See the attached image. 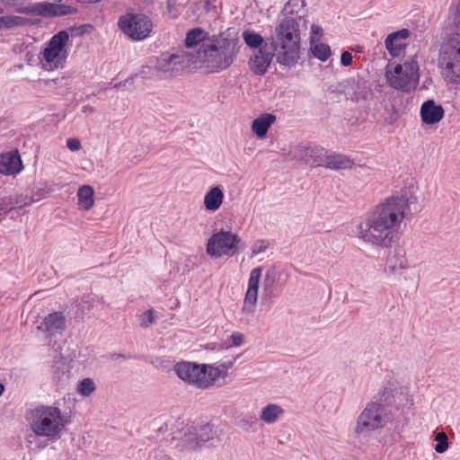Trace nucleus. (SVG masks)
<instances>
[{"label":"nucleus","instance_id":"f257e3e1","mask_svg":"<svg viewBox=\"0 0 460 460\" xmlns=\"http://www.w3.org/2000/svg\"><path fill=\"white\" fill-rule=\"evenodd\" d=\"M410 199L406 195L395 194L385 198L376 206V254L386 261V267L394 271L404 269L407 261L403 257L394 262L390 258L392 247L401 237L399 228L409 210Z\"/></svg>","mask_w":460,"mask_h":460},{"label":"nucleus","instance_id":"f03ea898","mask_svg":"<svg viewBox=\"0 0 460 460\" xmlns=\"http://www.w3.org/2000/svg\"><path fill=\"white\" fill-rule=\"evenodd\" d=\"M192 65L200 63L210 72L217 73L227 69L236 59L239 53V40L223 35H213L208 44L199 46L196 51H190Z\"/></svg>","mask_w":460,"mask_h":460},{"label":"nucleus","instance_id":"7ed1b4c3","mask_svg":"<svg viewBox=\"0 0 460 460\" xmlns=\"http://www.w3.org/2000/svg\"><path fill=\"white\" fill-rule=\"evenodd\" d=\"M28 420L33 434H30L26 439L31 445L35 443L37 448L47 446V443H38V437L47 438L48 440L57 439L62 429L70 422L69 416L62 414L59 408L44 405L32 410Z\"/></svg>","mask_w":460,"mask_h":460},{"label":"nucleus","instance_id":"20e7f679","mask_svg":"<svg viewBox=\"0 0 460 460\" xmlns=\"http://www.w3.org/2000/svg\"><path fill=\"white\" fill-rule=\"evenodd\" d=\"M276 39H267L271 50L278 51L277 60L280 65L293 66L300 56V33L294 18H285L275 29Z\"/></svg>","mask_w":460,"mask_h":460},{"label":"nucleus","instance_id":"39448f33","mask_svg":"<svg viewBox=\"0 0 460 460\" xmlns=\"http://www.w3.org/2000/svg\"><path fill=\"white\" fill-rule=\"evenodd\" d=\"M438 66L444 82L460 88V34H454L442 42L438 50Z\"/></svg>","mask_w":460,"mask_h":460},{"label":"nucleus","instance_id":"423d86ee","mask_svg":"<svg viewBox=\"0 0 460 460\" xmlns=\"http://www.w3.org/2000/svg\"><path fill=\"white\" fill-rule=\"evenodd\" d=\"M385 78L389 85L396 90L407 93L415 90L420 81L416 56L410 57L402 63L389 60L385 66Z\"/></svg>","mask_w":460,"mask_h":460},{"label":"nucleus","instance_id":"0eeeda50","mask_svg":"<svg viewBox=\"0 0 460 460\" xmlns=\"http://www.w3.org/2000/svg\"><path fill=\"white\" fill-rule=\"evenodd\" d=\"M174 372L182 381L203 389L211 386L222 374L219 367L190 361L177 363Z\"/></svg>","mask_w":460,"mask_h":460},{"label":"nucleus","instance_id":"6e6552de","mask_svg":"<svg viewBox=\"0 0 460 460\" xmlns=\"http://www.w3.org/2000/svg\"><path fill=\"white\" fill-rule=\"evenodd\" d=\"M69 35L66 31H60L54 34L45 49L40 53L39 58L45 69H58L64 66L68 56L66 45Z\"/></svg>","mask_w":460,"mask_h":460},{"label":"nucleus","instance_id":"1a4fd4ad","mask_svg":"<svg viewBox=\"0 0 460 460\" xmlns=\"http://www.w3.org/2000/svg\"><path fill=\"white\" fill-rule=\"evenodd\" d=\"M217 438V430L209 423L200 426H187L177 439L175 447L181 452H191Z\"/></svg>","mask_w":460,"mask_h":460},{"label":"nucleus","instance_id":"9d476101","mask_svg":"<svg viewBox=\"0 0 460 460\" xmlns=\"http://www.w3.org/2000/svg\"><path fill=\"white\" fill-rule=\"evenodd\" d=\"M118 26L129 39L139 41L149 36L153 29V22L144 13H128L119 17Z\"/></svg>","mask_w":460,"mask_h":460},{"label":"nucleus","instance_id":"9b49d317","mask_svg":"<svg viewBox=\"0 0 460 460\" xmlns=\"http://www.w3.org/2000/svg\"><path fill=\"white\" fill-rule=\"evenodd\" d=\"M240 242L241 239L236 234L221 230L214 233L208 239L207 252L213 258H220L223 255L233 256L236 253Z\"/></svg>","mask_w":460,"mask_h":460},{"label":"nucleus","instance_id":"f8f14e48","mask_svg":"<svg viewBox=\"0 0 460 460\" xmlns=\"http://www.w3.org/2000/svg\"><path fill=\"white\" fill-rule=\"evenodd\" d=\"M398 392V383L391 377L380 394L379 402L376 403V429L393 420L394 396Z\"/></svg>","mask_w":460,"mask_h":460},{"label":"nucleus","instance_id":"ddd939ff","mask_svg":"<svg viewBox=\"0 0 460 460\" xmlns=\"http://www.w3.org/2000/svg\"><path fill=\"white\" fill-rule=\"evenodd\" d=\"M16 13L41 16L44 18H56L78 12L76 7L60 3L39 2L31 5L21 6L15 9Z\"/></svg>","mask_w":460,"mask_h":460},{"label":"nucleus","instance_id":"4468645a","mask_svg":"<svg viewBox=\"0 0 460 460\" xmlns=\"http://www.w3.org/2000/svg\"><path fill=\"white\" fill-rule=\"evenodd\" d=\"M372 83L358 75L357 78H349L337 86V91L345 95L346 99L353 102L368 101L373 99L371 89Z\"/></svg>","mask_w":460,"mask_h":460},{"label":"nucleus","instance_id":"2eb2a0df","mask_svg":"<svg viewBox=\"0 0 460 460\" xmlns=\"http://www.w3.org/2000/svg\"><path fill=\"white\" fill-rule=\"evenodd\" d=\"M192 58L190 51L181 50L173 54L163 53L156 60L155 69L158 72L172 75L174 71L191 66Z\"/></svg>","mask_w":460,"mask_h":460},{"label":"nucleus","instance_id":"dca6fc26","mask_svg":"<svg viewBox=\"0 0 460 460\" xmlns=\"http://www.w3.org/2000/svg\"><path fill=\"white\" fill-rule=\"evenodd\" d=\"M327 152L328 150L316 145L301 144L295 148L294 157L311 166H323Z\"/></svg>","mask_w":460,"mask_h":460},{"label":"nucleus","instance_id":"f3484780","mask_svg":"<svg viewBox=\"0 0 460 460\" xmlns=\"http://www.w3.org/2000/svg\"><path fill=\"white\" fill-rule=\"evenodd\" d=\"M275 50L270 49L269 42L264 43L263 48L254 50L252 57L249 60L250 70L257 75H263L267 73L268 68L275 55Z\"/></svg>","mask_w":460,"mask_h":460},{"label":"nucleus","instance_id":"a211bd4d","mask_svg":"<svg viewBox=\"0 0 460 460\" xmlns=\"http://www.w3.org/2000/svg\"><path fill=\"white\" fill-rule=\"evenodd\" d=\"M262 270L257 267L252 270L248 280V288L243 300V313L252 314L258 298V290Z\"/></svg>","mask_w":460,"mask_h":460},{"label":"nucleus","instance_id":"6ab92c4d","mask_svg":"<svg viewBox=\"0 0 460 460\" xmlns=\"http://www.w3.org/2000/svg\"><path fill=\"white\" fill-rule=\"evenodd\" d=\"M411 31L409 29H401L387 35L385 40V47L393 58H397L402 55L408 44L406 40L410 38Z\"/></svg>","mask_w":460,"mask_h":460},{"label":"nucleus","instance_id":"aec40b11","mask_svg":"<svg viewBox=\"0 0 460 460\" xmlns=\"http://www.w3.org/2000/svg\"><path fill=\"white\" fill-rule=\"evenodd\" d=\"M37 329L48 337L62 334L66 329V317L62 312L49 314L39 323Z\"/></svg>","mask_w":460,"mask_h":460},{"label":"nucleus","instance_id":"412c9836","mask_svg":"<svg viewBox=\"0 0 460 460\" xmlns=\"http://www.w3.org/2000/svg\"><path fill=\"white\" fill-rule=\"evenodd\" d=\"M420 118L424 124L433 125L438 123L445 115V110L440 104H437L434 100H428L420 106Z\"/></svg>","mask_w":460,"mask_h":460},{"label":"nucleus","instance_id":"4be33fe9","mask_svg":"<svg viewBox=\"0 0 460 460\" xmlns=\"http://www.w3.org/2000/svg\"><path fill=\"white\" fill-rule=\"evenodd\" d=\"M22 169L21 155L17 150L0 155V173L13 175Z\"/></svg>","mask_w":460,"mask_h":460},{"label":"nucleus","instance_id":"5701e85b","mask_svg":"<svg viewBox=\"0 0 460 460\" xmlns=\"http://www.w3.org/2000/svg\"><path fill=\"white\" fill-rule=\"evenodd\" d=\"M374 429V402L367 404L365 410L358 418L355 432L358 436H366Z\"/></svg>","mask_w":460,"mask_h":460},{"label":"nucleus","instance_id":"b1692460","mask_svg":"<svg viewBox=\"0 0 460 460\" xmlns=\"http://www.w3.org/2000/svg\"><path fill=\"white\" fill-rule=\"evenodd\" d=\"M276 121V116L271 113H263L255 119L252 123V133L258 138L266 137L269 128Z\"/></svg>","mask_w":460,"mask_h":460},{"label":"nucleus","instance_id":"393cba45","mask_svg":"<svg viewBox=\"0 0 460 460\" xmlns=\"http://www.w3.org/2000/svg\"><path fill=\"white\" fill-rule=\"evenodd\" d=\"M353 165V161L349 159L348 156L327 152L326 160H324L323 167L331 170H344L351 168Z\"/></svg>","mask_w":460,"mask_h":460},{"label":"nucleus","instance_id":"a878e982","mask_svg":"<svg viewBox=\"0 0 460 460\" xmlns=\"http://www.w3.org/2000/svg\"><path fill=\"white\" fill-rule=\"evenodd\" d=\"M210 37L208 33L200 27L193 28L188 31L184 40V45L187 49H193L199 45L208 44L207 40L209 41Z\"/></svg>","mask_w":460,"mask_h":460},{"label":"nucleus","instance_id":"bb28decb","mask_svg":"<svg viewBox=\"0 0 460 460\" xmlns=\"http://www.w3.org/2000/svg\"><path fill=\"white\" fill-rule=\"evenodd\" d=\"M71 367L67 362L60 359L52 366V380L57 385H65L70 377Z\"/></svg>","mask_w":460,"mask_h":460},{"label":"nucleus","instance_id":"cd10ccee","mask_svg":"<svg viewBox=\"0 0 460 460\" xmlns=\"http://www.w3.org/2000/svg\"><path fill=\"white\" fill-rule=\"evenodd\" d=\"M223 199L224 193L218 186L211 188L204 198L206 209L209 211L217 210L223 202Z\"/></svg>","mask_w":460,"mask_h":460},{"label":"nucleus","instance_id":"c85d7f7f","mask_svg":"<svg viewBox=\"0 0 460 460\" xmlns=\"http://www.w3.org/2000/svg\"><path fill=\"white\" fill-rule=\"evenodd\" d=\"M310 50L314 58L322 62H325L331 56L332 51L329 45L319 42L315 36L310 38Z\"/></svg>","mask_w":460,"mask_h":460},{"label":"nucleus","instance_id":"c756f323","mask_svg":"<svg viewBox=\"0 0 460 460\" xmlns=\"http://www.w3.org/2000/svg\"><path fill=\"white\" fill-rule=\"evenodd\" d=\"M93 194V189L89 185H83L79 188L77 197L78 204L81 208L89 210L93 207L94 203Z\"/></svg>","mask_w":460,"mask_h":460},{"label":"nucleus","instance_id":"7c9ffc66","mask_svg":"<svg viewBox=\"0 0 460 460\" xmlns=\"http://www.w3.org/2000/svg\"><path fill=\"white\" fill-rule=\"evenodd\" d=\"M284 413V410L274 403H270L262 408L260 419L266 423L271 424L278 420L279 417Z\"/></svg>","mask_w":460,"mask_h":460},{"label":"nucleus","instance_id":"2f4dec72","mask_svg":"<svg viewBox=\"0 0 460 460\" xmlns=\"http://www.w3.org/2000/svg\"><path fill=\"white\" fill-rule=\"evenodd\" d=\"M450 26L455 32L449 34L444 41L454 34H460V0H453L449 7Z\"/></svg>","mask_w":460,"mask_h":460},{"label":"nucleus","instance_id":"473e14b6","mask_svg":"<svg viewBox=\"0 0 460 460\" xmlns=\"http://www.w3.org/2000/svg\"><path fill=\"white\" fill-rule=\"evenodd\" d=\"M242 36L244 43L254 50L263 48L266 42L261 34L252 30L243 31Z\"/></svg>","mask_w":460,"mask_h":460},{"label":"nucleus","instance_id":"72a5a7b5","mask_svg":"<svg viewBox=\"0 0 460 460\" xmlns=\"http://www.w3.org/2000/svg\"><path fill=\"white\" fill-rule=\"evenodd\" d=\"M277 282V273L274 269H270L266 271L263 281V296L272 297L275 296L274 285Z\"/></svg>","mask_w":460,"mask_h":460},{"label":"nucleus","instance_id":"f704fd0d","mask_svg":"<svg viewBox=\"0 0 460 460\" xmlns=\"http://www.w3.org/2000/svg\"><path fill=\"white\" fill-rule=\"evenodd\" d=\"M374 227V219L367 218L366 222L360 223L358 228V237L363 239L365 242L374 243V234L371 232V228Z\"/></svg>","mask_w":460,"mask_h":460},{"label":"nucleus","instance_id":"c9c22d12","mask_svg":"<svg viewBox=\"0 0 460 460\" xmlns=\"http://www.w3.org/2000/svg\"><path fill=\"white\" fill-rule=\"evenodd\" d=\"M26 20L22 19V16L16 15H5L1 16V30H12L16 27H23V23Z\"/></svg>","mask_w":460,"mask_h":460},{"label":"nucleus","instance_id":"e433bc0d","mask_svg":"<svg viewBox=\"0 0 460 460\" xmlns=\"http://www.w3.org/2000/svg\"><path fill=\"white\" fill-rule=\"evenodd\" d=\"M8 194L12 197L13 209L22 208L33 203V198L27 194H18L15 192H8Z\"/></svg>","mask_w":460,"mask_h":460},{"label":"nucleus","instance_id":"4c0bfd02","mask_svg":"<svg viewBox=\"0 0 460 460\" xmlns=\"http://www.w3.org/2000/svg\"><path fill=\"white\" fill-rule=\"evenodd\" d=\"M14 210L12 197L7 191L0 192V220L9 212Z\"/></svg>","mask_w":460,"mask_h":460},{"label":"nucleus","instance_id":"58836bf2","mask_svg":"<svg viewBox=\"0 0 460 460\" xmlns=\"http://www.w3.org/2000/svg\"><path fill=\"white\" fill-rule=\"evenodd\" d=\"M305 5V0H289L285 4L283 11L287 14H298Z\"/></svg>","mask_w":460,"mask_h":460},{"label":"nucleus","instance_id":"ea45409f","mask_svg":"<svg viewBox=\"0 0 460 460\" xmlns=\"http://www.w3.org/2000/svg\"><path fill=\"white\" fill-rule=\"evenodd\" d=\"M95 390V384L91 378H84L79 382L77 392L83 396H89Z\"/></svg>","mask_w":460,"mask_h":460},{"label":"nucleus","instance_id":"a19ab883","mask_svg":"<svg viewBox=\"0 0 460 460\" xmlns=\"http://www.w3.org/2000/svg\"><path fill=\"white\" fill-rule=\"evenodd\" d=\"M435 441L437 442L435 446V451L438 454L445 453L448 448V438L445 432H438L435 437Z\"/></svg>","mask_w":460,"mask_h":460},{"label":"nucleus","instance_id":"79ce46f5","mask_svg":"<svg viewBox=\"0 0 460 460\" xmlns=\"http://www.w3.org/2000/svg\"><path fill=\"white\" fill-rule=\"evenodd\" d=\"M154 314V309H149L143 313L139 317L140 326L143 328H147L150 324H152L155 320Z\"/></svg>","mask_w":460,"mask_h":460},{"label":"nucleus","instance_id":"37998d69","mask_svg":"<svg viewBox=\"0 0 460 460\" xmlns=\"http://www.w3.org/2000/svg\"><path fill=\"white\" fill-rule=\"evenodd\" d=\"M270 243L266 240H258L252 247V253L258 254L264 252L269 247Z\"/></svg>","mask_w":460,"mask_h":460},{"label":"nucleus","instance_id":"c03bdc74","mask_svg":"<svg viewBox=\"0 0 460 460\" xmlns=\"http://www.w3.org/2000/svg\"><path fill=\"white\" fill-rule=\"evenodd\" d=\"M48 190L45 188H37L36 190H33L31 198H33V202L39 201L44 198H46L48 194Z\"/></svg>","mask_w":460,"mask_h":460},{"label":"nucleus","instance_id":"a18cd8bd","mask_svg":"<svg viewBox=\"0 0 460 460\" xmlns=\"http://www.w3.org/2000/svg\"><path fill=\"white\" fill-rule=\"evenodd\" d=\"M352 55L349 51H343L341 56V64L343 66H349L352 63Z\"/></svg>","mask_w":460,"mask_h":460},{"label":"nucleus","instance_id":"49530a36","mask_svg":"<svg viewBox=\"0 0 460 460\" xmlns=\"http://www.w3.org/2000/svg\"><path fill=\"white\" fill-rule=\"evenodd\" d=\"M66 146L71 151H78L82 147V145H81V142H80L79 139H77V138H69L66 141Z\"/></svg>","mask_w":460,"mask_h":460},{"label":"nucleus","instance_id":"de8ad7c7","mask_svg":"<svg viewBox=\"0 0 460 460\" xmlns=\"http://www.w3.org/2000/svg\"><path fill=\"white\" fill-rule=\"evenodd\" d=\"M231 341L234 346H240L243 342V335L240 332H234L231 335Z\"/></svg>","mask_w":460,"mask_h":460},{"label":"nucleus","instance_id":"09e8293b","mask_svg":"<svg viewBox=\"0 0 460 460\" xmlns=\"http://www.w3.org/2000/svg\"><path fill=\"white\" fill-rule=\"evenodd\" d=\"M93 306V303L89 300L82 299V301L78 305V310L84 313L85 311H89Z\"/></svg>","mask_w":460,"mask_h":460},{"label":"nucleus","instance_id":"8fccbe9b","mask_svg":"<svg viewBox=\"0 0 460 460\" xmlns=\"http://www.w3.org/2000/svg\"><path fill=\"white\" fill-rule=\"evenodd\" d=\"M92 27L90 24H83L79 27H71L69 30L71 31H75V35H83L86 32V28Z\"/></svg>","mask_w":460,"mask_h":460},{"label":"nucleus","instance_id":"3c124183","mask_svg":"<svg viewBox=\"0 0 460 460\" xmlns=\"http://www.w3.org/2000/svg\"><path fill=\"white\" fill-rule=\"evenodd\" d=\"M311 31H312V36H315L316 38H318L320 40V38L323 35V29L318 25L313 24L311 27Z\"/></svg>","mask_w":460,"mask_h":460},{"label":"nucleus","instance_id":"603ef678","mask_svg":"<svg viewBox=\"0 0 460 460\" xmlns=\"http://www.w3.org/2000/svg\"><path fill=\"white\" fill-rule=\"evenodd\" d=\"M25 0H0L1 4L4 6H13L19 3H23Z\"/></svg>","mask_w":460,"mask_h":460},{"label":"nucleus","instance_id":"864d4df0","mask_svg":"<svg viewBox=\"0 0 460 460\" xmlns=\"http://www.w3.org/2000/svg\"><path fill=\"white\" fill-rule=\"evenodd\" d=\"M151 67L150 66H143L139 72V75L143 78H148L150 74Z\"/></svg>","mask_w":460,"mask_h":460},{"label":"nucleus","instance_id":"5fc2aeb1","mask_svg":"<svg viewBox=\"0 0 460 460\" xmlns=\"http://www.w3.org/2000/svg\"><path fill=\"white\" fill-rule=\"evenodd\" d=\"M22 19L26 20V22L23 23V27L28 25H37L40 22L39 19H31L26 17H22Z\"/></svg>","mask_w":460,"mask_h":460},{"label":"nucleus","instance_id":"6e6d98bb","mask_svg":"<svg viewBox=\"0 0 460 460\" xmlns=\"http://www.w3.org/2000/svg\"><path fill=\"white\" fill-rule=\"evenodd\" d=\"M234 361H235V358H234L232 360L224 361L220 364V367L222 368H224L225 370H227L233 367Z\"/></svg>","mask_w":460,"mask_h":460},{"label":"nucleus","instance_id":"4d7b16f0","mask_svg":"<svg viewBox=\"0 0 460 460\" xmlns=\"http://www.w3.org/2000/svg\"><path fill=\"white\" fill-rule=\"evenodd\" d=\"M128 81H129V79H127V80H125V81H122V82H119V83H116V84L113 85V87H114V88H117V89L121 88V87H125V86H126V84L128 83Z\"/></svg>","mask_w":460,"mask_h":460},{"label":"nucleus","instance_id":"13d9d810","mask_svg":"<svg viewBox=\"0 0 460 460\" xmlns=\"http://www.w3.org/2000/svg\"><path fill=\"white\" fill-rule=\"evenodd\" d=\"M75 1L80 4H95V3H97L96 0H75Z\"/></svg>","mask_w":460,"mask_h":460},{"label":"nucleus","instance_id":"bf43d9fd","mask_svg":"<svg viewBox=\"0 0 460 460\" xmlns=\"http://www.w3.org/2000/svg\"><path fill=\"white\" fill-rule=\"evenodd\" d=\"M4 386L3 384L0 383V396L2 395V394L4 393Z\"/></svg>","mask_w":460,"mask_h":460},{"label":"nucleus","instance_id":"052dcab7","mask_svg":"<svg viewBox=\"0 0 460 460\" xmlns=\"http://www.w3.org/2000/svg\"><path fill=\"white\" fill-rule=\"evenodd\" d=\"M115 357L119 358H125V356L122 354H117V355H115Z\"/></svg>","mask_w":460,"mask_h":460},{"label":"nucleus","instance_id":"680f3d73","mask_svg":"<svg viewBox=\"0 0 460 460\" xmlns=\"http://www.w3.org/2000/svg\"><path fill=\"white\" fill-rule=\"evenodd\" d=\"M53 1H54V3H56V4H58V3H61V2H62V0H53Z\"/></svg>","mask_w":460,"mask_h":460},{"label":"nucleus","instance_id":"e2e57ef3","mask_svg":"<svg viewBox=\"0 0 460 460\" xmlns=\"http://www.w3.org/2000/svg\"><path fill=\"white\" fill-rule=\"evenodd\" d=\"M164 460H171V457L165 456Z\"/></svg>","mask_w":460,"mask_h":460},{"label":"nucleus","instance_id":"0e129e2a","mask_svg":"<svg viewBox=\"0 0 460 460\" xmlns=\"http://www.w3.org/2000/svg\"><path fill=\"white\" fill-rule=\"evenodd\" d=\"M4 13V9L2 7H0V14H2Z\"/></svg>","mask_w":460,"mask_h":460},{"label":"nucleus","instance_id":"69168bd1","mask_svg":"<svg viewBox=\"0 0 460 460\" xmlns=\"http://www.w3.org/2000/svg\"><path fill=\"white\" fill-rule=\"evenodd\" d=\"M96 1H97V3H99V2H101L102 0H96Z\"/></svg>","mask_w":460,"mask_h":460}]
</instances>
